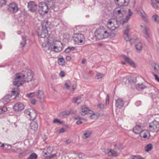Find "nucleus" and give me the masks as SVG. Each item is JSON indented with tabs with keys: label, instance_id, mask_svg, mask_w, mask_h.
I'll list each match as a JSON object with an SVG mask.
<instances>
[{
	"label": "nucleus",
	"instance_id": "obj_1",
	"mask_svg": "<svg viewBox=\"0 0 159 159\" xmlns=\"http://www.w3.org/2000/svg\"><path fill=\"white\" fill-rule=\"evenodd\" d=\"M94 35L97 39L99 40L106 38L108 36V32L103 26L97 28L94 32Z\"/></svg>",
	"mask_w": 159,
	"mask_h": 159
},
{
	"label": "nucleus",
	"instance_id": "obj_2",
	"mask_svg": "<svg viewBox=\"0 0 159 159\" xmlns=\"http://www.w3.org/2000/svg\"><path fill=\"white\" fill-rule=\"evenodd\" d=\"M25 76L22 73H19L16 74L14 76L13 84L15 86L19 87L22 85L21 80L24 81Z\"/></svg>",
	"mask_w": 159,
	"mask_h": 159
},
{
	"label": "nucleus",
	"instance_id": "obj_3",
	"mask_svg": "<svg viewBox=\"0 0 159 159\" xmlns=\"http://www.w3.org/2000/svg\"><path fill=\"white\" fill-rule=\"evenodd\" d=\"M119 21L116 18L110 19L108 20L107 27L110 30L113 31L119 27Z\"/></svg>",
	"mask_w": 159,
	"mask_h": 159
},
{
	"label": "nucleus",
	"instance_id": "obj_4",
	"mask_svg": "<svg viewBox=\"0 0 159 159\" xmlns=\"http://www.w3.org/2000/svg\"><path fill=\"white\" fill-rule=\"evenodd\" d=\"M127 11L126 9L121 8L120 10V17L123 18L120 20V23L124 24L127 22L130 19L129 16H126Z\"/></svg>",
	"mask_w": 159,
	"mask_h": 159
},
{
	"label": "nucleus",
	"instance_id": "obj_5",
	"mask_svg": "<svg viewBox=\"0 0 159 159\" xmlns=\"http://www.w3.org/2000/svg\"><path fill=\"white\" fill-rule=\"evenodd\" d=\"M63 44L60 41H56L53 45H51V51L58 52L62 50Z\"/></svg>",
	"mask_w": 159,
	"mask_h": 159
},
{
	"label": "nucleus",
	"instance_id": "obj_6",
	"mask_svg": "<svg viewBox=\"0 0 159 159\" xmlns=\"http://www.w3.org/2000/svg\"><path fill=\"white\" fill-rule=\"evenodd\" d=\"M39 13L42 15H44L47 13L48 11V7L46 3L44 2H41L39 5Z\"/></svg>",
	"mask_w": 159,
	"mask_h": 159
},
{
	"label": "nucleus",
	"instance_id": "obj_7",
	"mask_svg": "<svg viewBox=\"0 0 159 159\" xmlns=\"http://www.w3.org/2000/svg\"><path fill=\"white\" fill-rule=\"evenodd\" d=\"M24 113L30 120H34L37 116L35 111L32 109L28 108L25 110Z\"/></svg>",
	"mask_w": 159,
	"mask_h": 159
},
{
	"label": "nucleus",
	"instance_id": "obj_8",
	"mask_svg": "<svg viewBox=\"0 0 159 159\" xmlns=\"http://www.w3.org/2000/svg\"><path fill=\"white\" fill-rule=\"evenodd\" d=\"M149 128L151 131L157 133L159 130V122L154 120L150 123Z\"/></svg>",
	"mask_w": 159,
	"mask_h": 159
},
{
	"label": "nucleus",
	"instance_id": "obj_9",
	"mask_svg": "<svg viewBox=\"0 0 159 159\" xmlns=\"http://www.w3.org/2000/svg\"><path fill=\"white\" fill-rule=\"evenodd\" d=\"M19 9L18 4L16 3L11 2L8 5V10L11 14H14L17 12Z\"/></svg>",
	"mask_w": 159,
	"mask_h": 159
},
{
	"label": "nucleus",
	"instance_id": "obj_10",
	"mask_svg": "<svg viewBox=\"0 0 159 159\" xmlns=\"http://www.w3.org/2000/svg\"><path fill=\"white\" fill-rule=\"evenodd\" d=\"M26 74H24L25 77L24 78V82H28L31 81L33 79V74L30 70L26 69L25 71Z\"/></svg>",
	"mask_w": 159,
	"mask_h": 159
},
{
	"label": "nucleus",
	"instance_id": "obj_11",
	"mask_svg": "<svg viewBox=\"0 0 159 159\" xmlns=\"http://www.w3.org/2000/svg\"><path fill=\"white\" fill-rule=\"evenodd\" d=\"M37 31L38 35L40 38H45L48 36V34L47 30L41 27H39L38 28Z\"/></svg>",
	"mask_w": 159,
	"mask_h": 159
},
{
	"label": "nucleus",
	"instance_id": "obj_12",
	"mask_svg": "<svg viewBox=\"0 0 159 159\" xmlns=\"http://www.w3.org/2000/svg\"><path fill=\"white\" fill-rule=\"evenodd\" d=\"M84 40V36L81 34H76L74 36V40L76 43L82 44Z\"/></svg>",
	"mask_w": 159,
	"mask_h": 159
},
{
	"label": "nucleus",
	"instance_id": "obj_13",
	"mask_svg": "<svg viewBox=\"0 0 159 159\" xmlns=\"http://www.w3.org/2000/svg\"><path fill=\"white\" fill-rule=\"evenodd\" d=\"M28 8L29 11L32 12H35L37 9V5L33 1H30L28 4Z\"/></svg>",
	"mask_w": 159,
	"mask_h": 159
},
{
	"label": "nucleus",
	"instance_id": "obj_14",
	"mask_svg": "<svg viewBox=\"0 0 159 159\" xmlns=\"http://www.w3.org/2000/svg\"><path fill=\"white\" fill-rule=\"evenodd\" d=\"M130 30V27L129 25H127L126 26V29L124 30V37L125 40L126 41H129L130 42L131 44H132L131 43L133 42V39H132L130 37L129 34L128 32Z\"/></svg>",
	"mask_w": 159,
	"mask_h": 159
},
{
	"label": "nucleus",
	"instance_id": "obj_15",
	"mask_svg": "<svg viewBox=\"0 0 159 159\" xmlns=\"http://www.w3.org/2000/svg\"><path fill=\"white\" fill-rule=\"evenodd\" d=\"M121 57L123 58L125 61L130 66L133 67L136 66L134 62L130 58L125 55H122Z\"/></svg>",
	"mask_w": 159,
	"mask_h": 159
},
{
	"label": "nucleus",
	"instance_id": "obj_16",
	"mask_svg": "<svg viewBox=\"0 0 159 159\" xmlns=\"http://www.w3.org/2000/svg\"><path fill=\"white\" fill-rule=\"evenodd\" d=\"M139 134L141 137L147 139H148L150 135L149 131L146 130H142Z\"/></svg>",
	"mask_w": 159,
	"mask_h": 159
},
{
	"label": "nucleus",
	"instance_id": "obj_17",
	"mask_svg": "<svg viewBox=\"0 0 159 159\" xmlns=\"http://www.w3.org/2000/svg\"><path fill=\"white\" fill-rule=\"evenodd\" d=\"M24 108V105L21 103L16 104L13 107L14 111H20L22 110Z\"/></svg>",
	"mask_w": 159,
	"mask_h": 159
},
{
	"label": "nucleus",
	"instance_id": "obj_18",
	"mask_svg": "<svg viewBox=\"0 0 159 159\" xmlns=\"http://www.w3.org/2000/svg\"><path fill=\"white\" fill-rule=\"evenodd\" d=\"M138 38H136L135 39V41L137 42V43L135 44V46L137 52H140L142 51V45L140 41L138 42Z\"/></svg>",
	"mask_w": 159,
	"mask_h": 159
},
{
	"label": "nucleus",
	"instance_id": "obj_19",
	"mask_svg": "<svg viewBox=\"0 0 159 159\" xmlns=\"http://www.w3.org/2000/svg\"><path fill=\"white\" fill-rule=\"evenodd\" d=\"M113 98L116 101V113H117L119 111V98H117L116 94L114 93Z\"/></svg>",
	"mask_w": 159,
	"mask_h": 159
},
{
	"label": "nucleus",
	"instance_id": "obj_20",
	"mask_svg": "<svg viewBox=\"0 0 159 159\" xmlns=\"http://www.w3.org/2000/svg\"><path fill=\"white\" fill-rule=\"evenodd\" d=\"M106 152L109 156L115 157L117 156L116 152L113 149H107L106 150Z\"/></svg>",
	"mask_w": 159,
	"mask_h": 159
},
{
	"label": "nucleus",
	"instance_id": "obj_21",
	"mask_svg": "<svg viewBox=\"0 0 159 159\" xmlns=\"http://www.w3.org/2000/svg\"><path fill=\"white\" fill-rule=\"evenodd\" d=\"M129 2V0H120V9L121 8L125 9V7L123 6H126L128 5Z\"/></svg>",
	"mask_w": 159,
	"mask_h": 159
},
{
	"label": "nucleus",
	"instance_id": "obj_22",
	"mask_svg": "<svg viewBox=\"0 0 159 159\" xmlns=\"http://www.w3.org/2000/svg\"><path fill=\"white\" fill-rule=\"evenodd\" d=\"M38 126L37 122L33 120L30 123V128L34 131H36L37 130Z\"/></svg>",
	"mask_w": 159,
	"mask_h": 159
},
{
	"label": "nucleus",
	"instance_id": "obj_23",
	"mask_svg": "<svg viewBox=\"0 0 159 159\" xmlns=\"http://www.w3.org/2000/svg\"><path fill=\"white\" fill-rule=\"evenodd\" d=\"M92 113V111L88 110L87 107H84L82 108L81 114L82 116H85L88 113L91 114Z\"/></svg>",
	"mask_w": 159,
	"mask_h": 159
},
{
	"label": "nucleus",
	"instance_id": "obj_24",
	"mask_svg": "<svg viewBox=\"0 0 159 159\" xmlns=\"http://www.w3.org/2000/svg\"><path fill=\"white\" fill-rule=\"evenodd\" d=\"M142 130L141 126L140 125H136L133 129V132L136 134H140Z\"/></svg>",
	"mask_w": 159,
	"mask_h": 159
},
{
	"label": "nucleus",
	"instance_id": "obj_25",
	"mask_svg": "<svg viewBox=\"0 0 159 159\" xmlns=\"http://www.w3.org/2000/svg\"><path fill=\"white\" fill-rule=\"evenodd\" d=\"M11 96L10 95H7L5 96L2 99V102L5 104H7L10 101Z\"/></svg>",
	"mask_w": 159,
	"mask_h": 159
},
{
	"label": "nucleus",
	"instance_id": "obj_26",
	"mask_svg": "<svg viewBox=\"0 0 159 159\" xmlns=\"http://www.w3.org/2000/svg\"><path fill=\"white\" fill-rule=\"evenodd\" d=\"M140 16L146 22L148 21V19L147 16L145 12L143 10H142V11H141Z\"/></svg>",
	"mask_w": 159,
	"mask_h": 159
},
{
	"label": "nucleus",
	"instance_id": "obj_27",
	"mask_svg": "<svg viewBox=\"0 0 159 159\" xmlns=\"http://www.w3.org/2000/svg\"><path fill=\"white\" fill-rule=\"evenodd\" d=\"M83 96V95L78 96L77 98H73L74 103H77L79 104L82 101V97Z\"/></svg>",
	"mask_w": 159,
	"mask_h": 159
},
{
	"label": "nucleus",
	"instance_id": "obj_28",
	"mask_svg": "<svg viewBox=\"0 0 159 159\" xmlns=\"http://www.w3.org/2000/svg\"><path fill=\"white\" fill-rule=\"evenodd\" d=\"M148 28L146 26H145L144 27V30H143V32L144 34V36L147 39L149 38V35L148 33Z\"/></svg>",
	"mask_w": 159,
	"mask_h": 159
},
{
	"label": "nucleus",
	"instance_id": "obj_29",
	"mask_svg": "<svg viewBox=\"0 0 159 159\" xmlns=\"http://www.w3.org/2000/svg\"><path fill=\"white\" fill-rule=\"evenodd\" d=\"M152 5L154 8L157 9L158 8L157 4H159V0H151Z\"/></svg>",
	"mask_w": 159,
	"mask_h": 159
},
{
	"label": "nucleus",
	"instance_id": "obj_30",
	"mask_svg": "<svg viewBox=\"0 0 159 159\" xmlns=\"http://www.w3.org/2000/svg\"><path fill=\"white\" fill-rule=\"evenodd\" d=\"M70 114H72L71 111L70 112L68 111H65L61 113L60 116L63 117H65Z\"/></svg>",
	"mask_w": 159,
	"mask_h": 159
},
{
	"label": "nucleus",
	"instance_id": "obj_31",
	"mask_svg": "<svg viewBox=\"0 0 159 159\" xmlns=\"http://www.w3.org/2000/svg\"><path fill=\"white\" fill-rule=\"evenodd\" d=\"M48 22H49L48 20H44L43 21L41 27H42L44 29L45 28L47 29V28L48 26Z\"/></svg>",
	"mask_w": 159,
	"mask_h": 159
},
{
	"label": "nucleus",
	"instance_id": "obj_32",
	"mask_svg": "<svg viewBox=\"0 0 159 159\" xmlns=\"http://www.w3.org/2000/svg\"><path fill=\"white\" fill-rule=\"evenodd\" d=\"M91 134V132L89 131H85L83 133V138L84 139L88 138L89 137Z\"/></svg>",
	"mask_w": 159,
	"mask_h": 159
},
{
	"label": "nucleus",
	"instance_id": "obj_33",
	"mask_svg": "<svg viewBox=\"0 0 159 159\" xmlns=\"http://www.w3.org/2000/svg\"><path fill=\"white\" fill-rule=\"evenodd\" d=\"M37 155L36 153H33L31 154L27 159H37Z\"/></svg>",
	"mask_w": 159,
	"mask_h": 159
},
{
	"label": "nucleus",
	"instance_id": "obj_34",
	"mask_svg": "<svg viewBox=\"0 0 159 159\" xmlns=\"http://www.w3.org/2000/svg\"><path fill=\"white\" fill-rule=\"evenodd\" d=\"M152 18L155 22L157 23H159V17L157 14L153 15L152 17Z\"/></svg>",
	"mask_w": 159,
	"mask_h": 159
},
{
	"label": "nucleus",
	"instance_id": "obj_35",
	"mask_svg": "<svg viewBox=\"0 0 159 159\" xmlns=\"http://www.w3.org/2000/svg\"><path fill=\"white\" fill-rule=\"evenodd\" d=\"M136 86L137 89L139 90H143L146 87V86L143 83L141 84H138Z\"/></svg>",
	"mask_w": 159,
	"mask_h": 159
},
{
	"label": "nucleus",
	"instance_id": "obj_36",
	"mask_svg": "<svg viewBox=\"0 0 159 159\" xmlns=\"http://www.w3.org/2000/svg\"><path fill=\"white\" fill-rule=\"evenodd\" d=\"M1 147H3L5 149H10L11 148V146L10 145L7 144L2 143L1 144L0 146Z\"/></svg>",
	"mask_w": 159,
	"mask_h": 159
},
{
	"label": "nucleus",
	"instance_id": "obj_37",
	"mask_svg": "<svg viewBox=\"0 0 159 159\" xmlns=\"http://www.w3.org/2000/svg\"><path fill=\"white\" fill-rule=\"evenodd\" d=\"M152 148V145L151 144H149L145 147V149L146 151L148 152L151 150Z\"/></svg>",
	"mask_w": 159,
	"mask_h": 159
},
{
	"label": "nucleus",
	"instance_id": "obj_38",
	"mask_svg": "<svg viewBox=\"0 0 159 159\" xmlns=\"http://www.w3.org/2000/svg\"><path fill=\"white\" fill-rule=\"evenodd\" d=\"M59 65L63 66L65 64V60L63 57L59 58L58 61Z\"/></svg>",
	"mask_w": 159,
	"mask_h": 159
},
{
	"label": "nucleus",
	"instance_id": "obj_39",
	"mask_svg": "<svg viewBox=\"0 0 159 159\" xmlns=\"http://www.w3.org/2000/svg\"><path fill=\"white\" fill-rule=\"evenodd\" d=\"M38 97L39 98V99H42L44 97V95H43V92L41 91V90H38Z\"/></svg>",
	"mask_w": 159,
	"mask_h": 159
},
{
	"label": "nucleus",
	"instance_id": "obj_40",
	"mask_svg": "<svg viewBox=\"0 0 159 159\" xmlns=\"http://www.w3.org/2000/svg\"><path fill=\"white\" fill-rule=\"evenodd\" d=\"M26 39L25 38L22 37V41L20 42V46L21 47H24L26 44Z\"/></svg>",
	"mask_w": 159,
	"mask_h": 159
},
{
	"label": "nucleus",
	"instance_id": "obj_41",
	"mask_svg": "<svg viewBox=\"0 0 159 159\" xmlns=\"http://www.w3.org/2000/svg\"><path fill=\"white\" fill-rule=\"evenodd\" d=\"M129 159H144L138 155L131 156Z\"/></svg>",
	"mask_w": 159,
	"mask_h": 159
},
{
	"label": "nucleus",
	"instance_id": "obj_42",
	"mask_svg": "<svg viewBox=\"0 0 159 159\" xmlns=\"http://www.w3.org/2000/svg\"><path fill=\"white\" fill-rule=\"evenodd\" d=\"M44 50L46 51L50 50H51V46H49L48 43L45 44V46H43Z\"/></svg>",
	"mask_w": 159,
	"mask_h": 159
},
{
	"label": "nucleus",
	"instance_id": "obj_43",
	"mask_svg": "<svg viewBox=\"0 0 159 159\" xmlns=\"http://www.w3.org/2000/svg\"><path fill=\"white\" fill-rule=\"evenodd\" d=\"M56 156V155L55 154H52L51 155H48L45 157L44 159H52Z\"/></svg>",
	"mask_w": 159,
	"mask_h": 159
},
{
	"label": "nucleus",
	"instance_id": "obj_44",
	"mask_svg": "<svg viewBox=\"0 0 159 159\" xmlns=\"http://www.w3.org/2000/svg\"><path fill=\"white\" fill-rule=\"evenodd\" d=\"M114 14L116 16L119 15V7H117L115 9L114 11Z\"/></svg>",
	"mask_w": 159,
	"mask_h": 159
},
{
	"label": "nucleus",
	"instance_id": "obj_45",
	"mask_svg": "<svg viewBox=\"0 0 159 159\" xmlns=\"http://www.w3.org/2000/svg\"><path fill=\"white\" fill-rule=\"evenodd\" d=\"M7 1L6 0H0V7H2L3 5L6 4Z\"/></svg>",
	"mask_w": 159,
	"mask_h": 159
},
{
	"label": "nucleus",
	"instance_id": "obj_46",
	"mask_svg": "<svg viewBox=\"0 0 159 159\" xmlns=\"http://www.w3.org/2000/svg\"><path fill=\"white\" fill-rule=\"evenodd\" d=\"M7 111V108L6 107H3L0 108V114L3 113Z\"/></svg>",
	"mask_w": 159,
	"mask_h": 159
},
{
	"label": "nucleus",
	"instance_id": "obj_47",
	"mask_svg": "<svg viewBox=\"0 0 159 159\" xmlns=\"http://www.w3.org/2000/svg\"><path fill=\"white\" fill-rule=\"evenodd\" d=\"M78 157L80 159H84L85 157V156L84 153H80L78 154Z\"/></svg>",
	"mask_w": 159,
	"mask_h": 159
},
{
	"label": "nucleus",
	"instance_id": "obj_48",
	"mask_svg": "<svg viewBox=\"0 0 159 159\" xmlns=\"http://www.w3.org/2000/svg\"><path fill=\"white\" fill-rule=\"evenodd\" d=\"M53 149L51 147H49L47 148V152L48 154H50L52 151Z\"/></svg>",
	"mask_w": 159,
	"mask_h": 159
},
{
	"label": "nucleus",
	"instance_id": "obj_49",
	"mask_svg": "<svg viewBox=\"0 0 159 159\" xmlns=\"http://www.w3.org/2000/svg\"><path fill=\"white\" fill-rule=\"evenodd\" d=\"M136 80L134 78H131L128 80V82L130 84L134 83L136 82Z\"/></svg>",
	"mask_w": 159,
	"mask_h": 159
},
{
	"label": "nucleus",
	"instance_id": "obj_50",
	"mask_svg": "<svg viewBox=\"0 0 159 159\" xmlns=\"http://www.w3.org/2000/svg\"><path fill=\"white\" fill-rule=\"evenodd\" d=\"M92 115H91L90 117L92 119H96L97 118V116L93 112V113H91Z\"/></svg>",
	"mask_w": 159,
	"mask_h": 159
},
{
	"label": "nucleus",
	"instance_id": "obj_51",
	"mask_svg": "<svg viewBox=\"0 0 159 159\" xmlns=\"http://www.w3.org/2000/svg\"><path fill=\"white\" fill-rule=\"evenodd\" d=\"M52 123H53L57 124V123H61V122L58 119H54L53 120Z\"/></svg>",
	"mask_w": 159,
	"mask_h": 159
},
{
	"label": "nucleus",
	"instance_id": "obj_52",
	"mask_svg": "<svg viewBox=\"0 0 159 159\" xmlns=\"http://www.w3.org/2000/svg\"><path fill=\"white\" fill-rule=\"evenodd\" d=\"M108 37H109L110 38H112L114 37L115 36V34L114 33H111L108 32Z\"/></svg>",
	"mask_w": 159,
	"mask_h": 159
},
{
	"label": "nucleus",
	"instance_id": "obj_53",
	"mask_svg": "<svg viewBox=\"0 0 159 159\" xmlns=\"http://www.w3.org/2000/svg\"><path fill=\"white\" fill-rule=\"evenodd\" d=\"M154 69L155 71L157 72V73L159 74V66L158 65L157 67L156 66H154Z\"/></svg>",
	"mask_w": 159,
	"mask_h": 159
},
{
	"label": "nucleus",
	"instance_id": "obj_54",
	"mask_svg": "<svg viewBox=\"0 0 159 159\" xmlns=\"http://www.w3.org/2000/svg\"><path fill=\"white\" fill-rule=\"evenodd\" d=\"M125 102V101L122 99H120V107H123Z\"/></svg>",
	"mask_w": 159,
	"mask_h": 159
},
{
	"label": "nucleus",
	"instance_id": "obj_55",
	"mask_svg": "<svg viewBox=\"0 0 159 159\" xmlns=\"http://www.w3.org/2000/svg\"><path fill=\"white\" fill-rule=\"evenodd\" d=\"M128 80L126 78H124L122 80V83L123 84H126L127 81H128Z\"/></svg>",
	"mask_w": 159,
	"mask_h": 159
},
{
	"label": "nucleus",
	"instance_id": "obj_56",
	"mask_svg": "<svg viewBox=\"0 0 159 159\" xmlns=\"http://www.w3.org/2000/svg\"><path fill=\"white\" fill-rule=\"evenodd\" d=\"M69 82V81H66V83L65 84V87L67 89H68L70 88V86L69 84H68V83Z\"/></svg>",
	"mask_w": 159,
	"mask_h": 159
},
{
	"label": "nucleus",
	"instance_id": "obj_57",
	"mask_svg": "<svg viewBox=\"0 0 159 159\" xmlns=\"http://www.w3.org/2000/svg\"><path fill=\"white\" fill-rule=\"evenodd\" d=\"M35 95L34 93H31L28 94L27 97L29 98H31L34 97Z\"/></svg>",
	"mask_w": 159,
	"mask_h": 159
},
{
	"label": "nucleus",
	"instance_id": "obj_58",
	"mask_svg": "<svg viewBox=\"0 0 159 159\" xmlns=\"http://www.w3.org/2000/svg\"><path fill=\"white\" fill-rule=\"evenodd\" d=\"M96 76L97 78V79H98L101 78L102 77V75L101 73H98L96 75Z\"/></svg>",
	"mask_w": 159,
	"mask_h": 159
},
{
	"label": "nucleus",
	"instance_id": "obj_59",
	"mask_svg": "<svg viewBox=\"0 0 159 159\" xmlns=\"http://www.w3.org/2000/svg\"><path fill=\"white\" fill-rule=\"evenodd\" d=\"M109 96L108 94H107L106 99V104H109Z\"/></svg>",
	"mask_w": 159,
	"mask_h": 159
},
{
	"label": "nucleus",
	"instance_id": "obj_60",
	"mask_svg": "<svg viewBox=\"0 0 159 159\" xmlns=\"http://www.w3.org/2000/svg\"><path fill=\"white\" fill-rule=\"evenodd\" d=\"M152 74L155 77V80L158 82H159V78L158 76L154 74L153 73H152Z\"/></svg>",
	"mask_w": 159,
	"mask_h": 159
},
{
	"label": "nucleus",
	"instance_id": "obj_61",
	"mask_svg": "<svg viewBox=\"0 0 159 159\" xmlns=\"http://www.w3.org/2000/svg\"><path fill=\"white\" fill-rule=\"evenodd\" d=\"M65 131V128H62L60 129L59 130V132L60 133H64Z\"/></svg>",
	"mask_w": 159,
	"mask_h": 159
},
{
	"label": "nucleus",
	"instance_id": "obj_62",
	"mask_svg": "<svg viewBox=\"0 0 159 159\" xmlns=\"http://www.w3.org/2000/svg\"><path fill=\"white\" fill-rule=\"evenodd\" d=\"M25 155V153L24 152H22L20 153L19 155V157H22Z\"/></svg>",
	"mask_w": 159,
	"mask_h": 159
},
{
	"label": "nucleus",
	"instance_id": "obj_63",
	"mask_svg": "<svg viewBox=\"0 0 159 159\" xmlns=\"http://www.w3.org/2000/svg\"><path fill=\"white\" fill-rule=\"evenodd\" d=\"M60 75L62 77H64L65 76L64 72L63 71H61L60 73Z\"/></svg>",
	"mask_w": 159,
	"mask_h": 159
},
{
	"label": "nucleus",
	"instance_id": "obj_64",
	"mask_svg": "<svg viewBox=\"0 0 159 159\" xmlns=\"http://www.w3.org/2000/svg\"><path fill=\"white\" fill-rule=\"evenodd\" d=\"M30 102L33 105H34L35 103V100L34 99H32L30 100Z\"/></svg>",
	"mask_w": 159,
	"mask_h": 159
}]
</instances>
